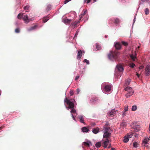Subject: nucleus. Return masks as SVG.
<instances>
[{"instance_id":"31","label":"nucleus","mask_w":150,"mask_h":150,"mask_svg":"<svg viewBox=\"0 0 150 150\" xmlns=\"http://www.w3.org/2000/svg\"><path fill=\"white\" fill-rule=\"evenodd\" d=\"M49 20V18L47 17V16H46L45 17H44L43 20V23H45L47 22Z\"/></svg>"},{"instance_id":"33","label":"nucleus","mask_w":150,"mask_h":150,"mask_svg":"<svg viewBox=\"0 0 150 150\" xmlns=\"http://www.w3.org/2000/svg\"><path fill=\"white\" fill-rule=\"evenodd\" d=\"M83 62L84 63H86L87 65H89L90 64L89 60H87L86 59H84Z\"/></svg>"},{"instance_id":"51","label":"nucleus","mask_w":150,"mask_h":150,"mask_svg":"<svg viewBox=\"0 0 150 150\" xmlns=\"http://www.w3.org/2000/svg\"><path fill=\"white\" fill-rule=\"evenodd\" d=\"M71 1V0H65L64 2V4H66L68 2H69V1Z\"/></svg>"},{"instance_id":"64","label":"nucleus","mask_w":150,"mask_h":150,"mask_svg":"<svg viewBox=\"0 0 150 150\" xmlns=\"http://www.w3.org/2000/svg\"><path fill=\"white\" fill-rule=\"evenodd\" d=\"M16 25H17L18 24V23L17 22H16L15 23Z\"/></svg>"},{"instance_id":"23","label":"nucleus","mask_w":150,"mask_h":150,"mask_svg":"<svg viewBox=\"0 0 150 150\" xmlns=\"http://www.w3.org/2000/svg\"><path fill=\"white\" fill-rule=\"evenodd\" d=\"M80 22V21L79 20L76 21L74 23H71V25L75 27L76 26L77 24Z\"/></svg>"},{"instance_id":"55","label":"nucleus","mask_w":150,"mask_h":150,"mask_svg":"<svg viewBox=\"0 0 150 150\" xmlns=\"http://www.w3.org/2000/svg\"><path fill=\"white\" fill-rule=\"evenodd\" d=\"M132 134H130L129 135H127V137H129V138H131L132 137Z\"/></svg>"},{"instance_id":"56","label":"nucleus","mask_w":150,"mask_h":150,"mask_svg":"<svg viewBox=\"0 0 150 150\" xmlns=\"http://www.w3.org/2000/svg\"><path fill=\"white\" fill-rule=\"evenodd\" d=\"M82 16H83L81 15V14L80 15H79V21H80V20L82 18Z\"/></svg>"},{"instance_id":"6","label":"nucleus","mask_w":150,"mask_h":150,"mask_svg":"<svg viewBox=\"0 0 150 150\" xmlns=\"http://www.w3.org/2000/svg\"><path fill=\"white\" fill-rule=\"evenodd\" d=\"M85 117L82 115H78V117L79 120L80 122L83 123L84 125H86V124L84 122V118Z\"/></svg>"},{"instance_id":"26","label":"nucleus","mask_w":150,"mask_h":150,"mask_svg":"<svg viewBox=\"0 0 150 150\" xmlns=\"http://www.w3.org/2000/svg\"><path fill=\"white\" fill-rule=\"evenodd\" d=\"M101 145V143L100 142H98L95 144V146L97 148L100 147Z\"/></svg>"},{"instance_id":"62","label":"nucleus","mask_w":150,"mask_h":150,"mask_svg":"<svg viewBox=\"0 0 150 150\" xmlns=\"http://www.w3.org/2000/svg\"><path fill=\"white\" fill-rule=\"evenodd\" d=\"M120 1H121V2L124 3L125 1V0H120Z\"/></svg>"},{"instance_id":"9","label":"nucleus","mask_w":150,"mask_h":150,"mask_svg":"<svg viewBox=\"0 0 150 150\" xmlns=\"http://www.w3.org/2000/svg\"><path fill=\"white\" fill-rule=\"evenodd\" d=\"M116 111L117 110L115 109H112L108 112L107 113L109 117L113 115L116 113Z\"/></svg>"},{"instance_id":"45","label":"nucleus","mask_w":150,"mask_h":150,"mask_svg":"<svg viewBox=\"0 0 150 150\" xmlns=\"http://www.w3.org/2000/svg\"><path fill=\"white\" fill-rule=\"evenodd\" d=\"M135 66V64L133 63H131L130 64V67L132 68H134Z\"/></svg>"},{"instance_id":"5","label":"nucleus","mask_w":150,"mask_h":150,"mask_svg":"<svg viewBox=\"0 0 150 150\" xmlns=\"http://www.w3.org/2000/svg\"><path fill=\"white\" fill-rule=\"evenodd\" d=\"M145 75L148 76L150 75V65H147L145 68L144 72Z\"/></svg>"},{"instance_id":"20","label":"nucleus","mask_w":150,"mask_h":150,"mask_svg":"<svg viewBox=\"0 0 150 150\" xmlns=\"http://www.w3.org/2000/svg\"><path fill=\"white\" fill-rule=\"evenodd\" d=\"M145 2H147L149 4H150V0H141L140 3L139 5L138 8L137 9V11L138 10L139 7H140V5L141 4H143V3Z\"/></svg>"},{"instance_id":"22","label":"nucleus","mask_w":150,"mask_h":150,"mask_svg":"<svg viewBox=\"0 0 150 150\" xmlns=\"http://www.w3.org/2000/svg\"><path fill=\"white\" fill-rule=\"evenodd\" d=\"M38 27L37 25H35L34 26L30 27L27 29L28 32H30L32 30H35Z\"/></svg>"},{"instance_id":"29","label":"nucleus","mask_w":150,"mask_h":150,"mask_svg":"<svg viewBox=\"0 0 150 150\" xmlns=\"http://www.w3.org/2000/svg\"><path fill=\"white\" fill-rule=\"evenodd\" d=\"M130 57L133 61H134L135 59L136 58V56L134 55L133 54H130Z\"/></svg>"},{"instance_id":"58","label":"nucleus","mask_w":150,"mask_h":150,"mask_svg":"<svg viewBox=\"0 0 150 150\" xmlns=\"http://www.w3.org/2000/svg\"><path fill=\"white\" fill-rule=\"evenodd\" d=\"M144 67V66H140L139 67V69H143Z\"/></svg>"},{"instance_id":"36","label":"nucleus","mask_w":150,"mask_h":150,"mask_svg":"<svg viewBox=\"0 0 150 150\" xmlns=\"http://www.w3.org/2000/svg\"><path fill=\"white\" fill-rule=\"evenodd\" d=\"M145 14L146 15H147L149 14V10L148 8H146L144 9Z\"/></svg>"},{"instance_id":"25","label":"nucleus","mask_w":150,"mask_h":150,"mask_svg":"<svg viewBox=\"0 0 150 150\" xmlns=\"http://www.w3.org/2000/svg\"><path fill=\"white\" fill-rule=\"evenodd\" d=\"M133 128L136 131V132H138L140 130L139 126L138 125H137L133 127Z\"/></svg>"},{"instance_id":"34","label":"nucleus","mask_w":150,"mask_h":150,"mask_svg":"<svg viewBox=\"0 0 150 150\" xmlns=\"http://www.w3.org/2000/svg\"><path fill=\"white\" fill-rule=\"evenodd\" d=\"M137 108V107L136 105H133L132 107V111H135Z\"/></svg>"},{"instance_id":"41","label":"nucleus","mask_w":150,"mask_h":150,"mask_svg":"<svg viewBox=\"0 0 150 150\" xmlns=\"http://www.w3.org/2000/svg\"><path fill=\"white\" fill-rule=\"evenodd\" d=\"M74 92L72 90H70L69 92V94L70 96H72L74 94Z\"/></svg>"},{"instance_id":"8","label":"nucleus","mask_w":150,"mask_h":150,"mask_svg":"<svg viewBox=\"0 0 150 150\" xmlns=\"http://www.w3.org/2000/svg\"><path fill=\"white\" fill-rule=\"evenodd\" d=\"M111 20L116 25L119 24L121 21L119 18L117 17H115L112 18Z\"/></svg>"},{"instance_id":"4","label":"nucleus","mask_w":150,"mask_h":150,"mask_svg":"<svg viewBox=\"0 0 150 150\" xmlns=\"http://www.w3.org/2000/svg\"><path fill=\"white\" fill-rule=\"evenodd\" d=\"M23 19L25 23H28L30 21H33V18H29L28 15H25L23 18Z\"/></svg>"},{"instance_id":"2","label":"nucleus","mask_w":150,"mask_h":150,"mask_svg":"<svg viewBox=\"0 0 150 150\" xmlns=\"http://www.w3.org/2000/svg\"><path fill=\"white\" fill-rule=\"evenodd\" d=\"M120 54L119 52L117 50L110 51L108 54V57L109 59L111 61H115L119 57Z\"/></svg>"},{"instance_id":"13","label":"nucleus","mask_w":150,"mask_h":150,"mask_svg":"<svg viewBox=\"0 0 150 150\" xmlns=\"http://www.w3.org/2000/svg\"><path fill=\"white\" fill-rule=\"evenodd\" d=\"M148 141L147 140V138H146L142 141V145H144V146L147 147L148 146Z\"/></svg>"},{"instance_id":"57","label":"nucleus","mask_w":150,"mask_h":150,"mask_svg":"<svg viewBox=\"0 0 150 150\" xmlns=\"http://www.w3.org/2000/svg\"><path fill=\"white\" fill-rule=\"evenodd\" d=\"M126 112L124 111L123 112V113L122 114V115L123 117H124L126 115Z\"/></svg>"},{"instance_id":"52","label":"nucleus","mask_w":150,"mask_h":150,"mask_svg":"<svg viewBox=\"0 0 150 150\" xmlns=\"http://www.w3.org/2000/svg\"><path fill=\"white\" fill-rule=\"evenodd\" d=\"M88 19V15H87L85 17V20H84V22H86V21H87Z\"/></svg>"},{"instance_id":"19","label":"nucleus","mask_w":150,"mask_h":150,"mask_svg":"<svg viewBox=\"0 0 150 150\" xmlns=\"http://www.w3.org/2000/svg\"><path fill=\"white\" fill-rule=\"evenodd\" d=\"M134 93V91L131 90L128 91V93L126 94L125 96L126 98H128L132 96Z\"/></svg>"},{"instance_id":"42","label":"nucleus","mask_w":150,"mask_h":150,"mask_svg":"<svg viewBox=\"0 0 150 150\" xmlns=\"http://www.w3.org/2000/svg\"><path fill=\"white\" fill-rule=\"evenodd\" d=\"M128 110V106H125L124 107V111L125 112H126Z\"/></svg>"},{"instance_id":"59","label":"nucleus","mask_w":150,"mask_h":150,"mask_svg":"<svg viewBox=\"0 0 150 150\" xmlns=\"http://www.w3.org/2000/svg\"><path fill=\"white\" fill-rule=\"evenodd\" d=\"M106 125L107 126H109V123L108 122H107L106 123Z\"/></svg>"},{"instance_id":"53","label":"nucleus","mask_w":150,"mask_h":150,"mask_svg":"<svg viewBox=\"0 0 150 150\" xmlns=\"http://www.w3.org/2000/svg\"><path fill=\"white\" fill-rule=\"evenodd\" d=\"M79 32L77 31H76L75 34L74 35V38L76 37L78 34Z\"/></svg>"},{"instance_id":"17","label":"nucleus","mask_w":150,"mask_h":150,"mask_svg":"<svg viewBox=\"0 0 150 150\" xmlns=\"http://www.w3.org/2000/svg\"><path fill=\"white\" fill-rule=\"evenodd\" d=\"M111 135V133L107 132H105L103 134V137L104 138H107L109 137Z\"/></svg>"},{"instance_id":"38","label":"nucleus","mask_w":150,"mask_h":150,"mask_svg":"<svg viewBox=\"0 0 150 150\" xmlns=\"http://www.w3.org/2000/svg\"><path fill=\"white\" fill-rule=\"evenodd\" d=\"M15 32L16 33H19L20 32V29L19 28H17L15 30Z\"/></svg>"},{"instance_id":"39","label":"nucleus","mask_w":150,"mask_h":150,"mask_svg":"<svg viewBox=\"0 0 150 150\" xmlns=\"http://www.w3.org/2000/svg\"><path fill=\"white\" fill-rule=\"evenodd\" d=\"M136 15H137V14H135V16H134V19H133V23H132V28H133V25H134V23L136 21Z\"/></svg>"},{"instance_id":"3","label":"nucleus","mask_w":150,"mask_h":150,"mask_svg":"<svg viewBox=\"0 0 150 150\" xmlns=\"http://www.w3.org/2000/svg\"><path fill=\"white\" fill-rule=\"evenodd\" d=\"M112 86L110 84H105L103 83L101 85V88L104 93L106 94V93L109 92L111 90Z\"/></svg>"},{"instance_id":"28","label":"nucleus","mask_w":150,"mask_h":150,"mask_svg":"<svg viewBox=\"0 0 150 150\" xmlns=\"http://www.w3.org/2000/svg\"><path fill=\"white\" fill-rule=\"evenodd\" d=\"M23 14L20 13L18 15L17 18L18 19H21L22 18L23 19Z\"/></svg>"},{"instance_id":"40","label":"nucleus","mask_w":150,"mask_h":150,"mask_svg":"<svg viewBox=\"0 0 150 150\" xmlns=\"http://www.w3.org/2000/svg\"><path fill=\"white\" fill-rule=\"evenodd\" d=\"M29 6L28 5H26L24 7V9L25 10H28L29 9Z\"/></svg>"},{"instance_id":"18","label":"nucleus","mask_w":150,"mask_h":150,"mask_svg":"<svg viewBox=\"0 0 150 150\" xmlns=\"http://www.w3.org/2000/svg\"><path fill=\"white\" fill-rule=\"evenodd\" d=\"M82 54V51L81 50L78 51L77 55V59L78 60H80L81 58Z\"/></svg>"},{"instance_id":"47","label":"nucleus","mask_w":150,"mask_h":150,"mask_svg":"<svg viewBox=\"0 0 150 150\" xmlns=\"http://www.w3.org/2000/svg\"><path fill=\"white\" fill-rule=\"evenodd\" d=\"M122 45L125 46H127L128 45L127 43L123 41H122Z\"/></svg>"},{"instance_id":"46","label":"nucleus","mask_w":150,"mask_h":150,"mask_svg":"<svg viewBox=\"0 0 150 150\" xmlns=\"http://www.w3.org/2000/svg\"><path fill=\"white\" fill-rule=\"evenodd\" d=\"M121 125L122 126H123L124 127L125 126L127 125L126 123L124 122H122L121 123Z\"/></svg>"},{"instance_id":"14","label":"nucleus","mask_w":150,"mask_h":150,"mask_svg":"<svg viewBox=\"0 0 150 150\" xmlns=\"http://www.w3.org/2000/svg\"><path fill=\"white\" fill-rule=\"evenodd\" d=\"M116 68L120 72L123 71L124 70L123 67L121 65H117L116 66Z\"/></svg>"},{"instance_id":"48","label":"nucleus","mask_w":150,"mask_h":150,"mask_svg":"<svg viewBox=\"0 0 150 150\" xmlns=\"http://www.w3.org/2000/svg\"><path fill=\"white\" fill-rule=\"evenodd\" d=\"M87 12V9H86L85 11H84L81 14L82 16H84V15Z\"/></svg>"},{"instance_id":"15","label":"nucleus","mask_w":150,"mask_h":150,"mask_svg":"<svg viewBox=\"0 0 150 150\" xmlns=\"http://www.w3.org/2000/svg\"><path fill=\"white\" fill-rule=\"evenodd\" d=\"M83 143L84 145H87L88 146H90L92 145V144L90 140L88 139H86V141L84 142Z\"/></svg>"},{"instance_id":"44","label":"nucleus","mask_w":150,"mask_h":150,"mask_svg":"<svg viewBox=\"0 0 150 150\" xmlns=\"http://www.w3.org/2000/svg\"><path fill=\"white\" fill-rule=\"evenodd\" d=\"M80 92V89L79 88H78L76 89V94L78 95Z\"/></svg>"},{"instance_id":"54","label":"nucleus","mask_w":150,"mask_h":150,"mask_svg":"<svg viewBox=\"0 0 150 150\" xmlns=\"http://www.w3.org/2000/svg\"><path fill=\"white\" fill-rule=\"evenodd\" d=\"M79 76H76L75 79V80L76 81L77 80H78L79 79Z\"/></svg>"},{"instance_id":"27","label":"nucleus","mask_w":150,"mask_h":150,"mask_svg":"<svg viewBox=\"0 0 150 150\" xmlns=\"http://www.w3.org/2000/svg\"><path fill=\"white\" fill-rule=\"evenodd\" d=\"M129 140V138L128 137H127L126 136H125L124 137V139H123V141L125 143H127L128 142Z\"/></svg>"},{"instance_id":"30","label":"nucleus","mask_w":150,"mask_h":150,"mask_svg":"<svg viewBox=\"0 0 150 150\" xmlns=\"http://www.w3.org/2000/svg\"><path fill=\"white\" fill-rule=\"evenodd\" d=\"M125 90L126 91H129L132 90V89L131 87L129 86H127L125 88Z\"/></svg>"},{"instance_id":"50","label":"nucleus","mask_w":150,"mask_h":150,"mask_svg":"<svg viewBox=\"0 0 150 150\" xmlns=\"http://www.w3.org/2000/svg\"><path fill=\"white\" fill-rule=\"evenodd\" d=\"M104 128L105 129V132H107L109 131L110 129V128L108 127H104Z\"/></svg>"},{"instance_id":"7","label":"nucleus","mask_w":150,"mask_h":150,"mask_svg":"<svg viewBox=\"0 0 150 150\" xmlns=\"http://www.w3.org/2000/svg\"><path fill=\"white\" fill-rule=\"evenodd\" d=\"M114 46L117 50H120L121 48V45L119 42H115Z\"/></svg>"},{"instance_id":"49","label":"nucleus","mask_w":150,"mask_h":150,"mask_svg":"<svg viewBox=\"0 0 150 150\" xmlns=\"http://www.w3.org/2000/svg\"><path fill=\"white\" fill-rule=\"evenodd\" d=\"M71 117L73 118V119L75 121H76V120L73 114H72L73 113H71Z\"/></svg>"},{"instance_id":"37","label":"nucleus","mask_w":150,"mask_h":150,"mask_svg":"<svg viewBox=\"0 0 150 150\" xmlns=\"http://www.w3.org/2000/svg\"><path fill=\"white\" fill-rule=\"evenodd\" d=\"M51 8V5L50 4L48 5L47 7L46 10L48 11L50 10Z\"/></svg>"},{"instance_id":"43","label":"nucleus","mask_w":150,"mask_h":150,"mask_svg":"<svg viewBox=\"0 0 150 150\" xmlns=\"http://www.w3.org/2000/svg\"><path fill=\"white\" fill-rule=\"evenodd\" d=\"M91 0H83V3H85L86 2L87 4H88L90 3Z\"/></svg>"},{"instance_id":"10","label":"nucleus","mask_w":150,"mask_h":150,"mask_svg":"<svg viewBox=\"0 0 150 150\" xmlns=\"http://www.w3.org/2000/svg\"><path fill=\"white\" fill-rule=\"evenodd\" d=\"M90 101L92 103H96L98 102V98L96 97H92L90 100Z\"/></svg>"},{"instance_id":"32","label":"nucleus","mask_w":150,"mask_h":150,"mask_svg":"<svg viewBox=\"0 0 150 150\" xmlns=\"http://www.w3.org/2000/svg\"><path fill=\"white\" fill-rule=\"evenodd\" d=\"M131 80L130 79L128 78L125 81V84L126 85H129L130 84Z\"/></svg>"},{"instance_id":"35","label":"nucleus","mask_w":150,"mask_h":150,"mask_svg":"<svg viewBox=\"0 0 150 150\" xmlns=\"http://www.w3.org/2000/svg\"><path fill=\"white\" fill-rule=\"evenodd\" d=\"M138 143L137 142H134L133 143V147L135 148H137L138 147Z\"/></svg>"},{"instance_id":"61","label":"nucleus","mask_w":150,"mask_h":150,"mask_svg":"<svg viewBox=\"0 0 150 150\" xmlns=\"http://www.w3.org/2000/svg\"><path fill=\"white\" fill-rule=\"evenodd\" d=\"M137 76L138 77V78H139V77H140V75L138 74V73H137Z\"/></svg>"},{"instance_id":"16","label":"nucleus","mask_w":150,"mask_h":150,"mask_svg":"<svg viewBox=\"0 0 150 150\" xmlns=\"http://www.w3.org/2000/svg\"><path fill=\"white\" fill-rule=\"evenodd\" d=\"M81 130L83 133H87L89 131V129L88 127H84L81 128Z\"/></svg>"},{"instance_id":"24","label":"nucleus","mask_w":150,"mask_h":150,"mask_svg":"<svg viewBox=\"0 0 150 150\" xmlns=\"http://www.w3.org/2000/svg\"><path fill=\"white\" fill-rule=\"evenodd\" d=\"M96 49L98 50H100L101 49V46L99 44L97 43L96 44Z\"/></svg>"},{"instance_id":"63","label":"nucleus","mask_w":150,"mask_h":150,"mask_svg":"<svg viewBox=\"0 0 150 150\" xmlns=\"http://www.w3.org/2000/svg\"><path fill=\"white\" fill-rule=\"evenodd\" d=\"M111 150H116L115 148H112L111 149Z\"/></svg>"},{"instance_id":"1","label":"nucleus","mask_w":150,"mask_h":150,"mask_svg":"<svg viewBox=\"0 0 150 150\" xmlns=\"http://www.w3.org/2000/svg\"><path fill=\"white\" fill-rule=\"evenodd\" d=\"M64 106L67 110L71 109L70 111L71 113H76L75 109L76 108L77 103L74 99H69L66 96L64 100Z\"/></svg>"},{"instance_id":"60","label":"nucleus","mask_w":150,"mask_h":150,"mask_svg":"<svg viewBox=\"0 0 150 150\" xmlns=\"http://www.w3.org/2000/svg\"><path fill=\"white\" fill-rule=\"evenodd\" d=\"M111 147V144H109V146L108 147V149H109Z\"/></svg>"},{"instance_id":"21","label":"nucleus","mask_w":150,"mask_h":150,"mask_svg":"<svg viewBox=\"0 0 150 150\" xmlns=\"http://www.w3.org/2000/svg\"><path fill=\"white\" fill-rule=\"evenodd\" d=\"M92 131L93 133L97 134L99 132V128L98 127L94 128L93 129Z\"/></svg>"},{"instance_id":"12","label":"nucleus","mask_w":150,"mask_h":150,"mask_svg":"<svg viewBox=\"0 0 150 150\" xmlns=\"http://www.w3.org/2000/svg\"><path fill=\"white\" fill-rule=\"evenodd\" d=\"M71 21V19H69L67 18H65L64 19L62 20V22L66 25L70 23Z\"/></svg>"},{"instance_id":"11","label":"nucleus","mask_w":150,"mask_h":150,"mask_svg":"<svg viewBox=\"0 0 150 150\" xmlns=\"http://www.w3.org/2000/svg\"><path fill=\"white\" fill-rule=\"evenodd\" d=\"M109 143V141L108 138L106 139V140L104 141L103 143V146L104 148L107 147V146Z\"/></svg>"}]
</instances>
